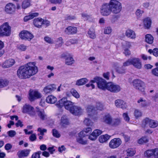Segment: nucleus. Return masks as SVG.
<instances>
[{
  "label": "nucleus",
  "instance_id": "1a4fd4ad",
  "mask_svg": "<svg viewBox=\"0 0 158 158\" xmlns=\"http://www.w3.org/2000/svg\"><path fill=\"white\" fill-rule=\"evenodd\" d=\"M41 94L35 90H30L29 91L28 98L30 101H32L36 99L41 97Z\"/></svg>",
  "mask_w": 158,
  "mask_h": 158
},
{
  "label": "nucleus",
  "instance_id": "6e6d98bb",
  "mask_svg": "<svg viewBox=\"0 0 158 158\" xmlns=\"http://www.w3.org/2000/svg\"><path fill=\"white\" fill-rule=\"evenodd\" d=\"M49 1L52 4H60L62 2V0H49Z\"/></svg>",
  "mask_w": 158,
  "mask_h": 158
},
{
  "label": "nucleus",
  "instance_id": "f704fd0d",
  "mask_svg": "<svg viewBox=\"0 0 158 158\" xmlns=\"http://www.w3.org/2000/svg\"><path fill=\"white\" fill-rule=\"evenodd\" d=\"M150 119L148 118H146L143 119L142 121L141 127H142L145 128L148 125L149 126Z\"/></svg>",
  "mask_w": 158,
  "mask_h": 158
},
{
  "label": "nucleus",
  "instance_id": "9d476101",
  "mask_svg": "<svg viewBox=\"0 0 158 158\" xmlns=\"http://www.w3.org/2000/svg\"><path fill=\"white\" fill-rule=\"evenodd\" d=\"M107 89L111 92L116 93L120 91L121 87L118 85L109 82L107 83Z\"/></svg>",
  "mask_w": 158,
  "mask_h": 158
},
{
  "label": "nucleus",
  "instance_id": "8fccbe9b",
  "mask_svg": "<svg viewBox=\"0 0 158 158\" xmlns=\"http://www.w3.org/2000/svg\"><path fill=\"white\" fill-rule=\"evenodd\" d=\"M85 123L87 126H92L93 124V123L91 122V120L89 118H85L84 121Z\"/></svg>",
  "mask_w": 158,
  "mask_h": 158
},
{
  "label": "nucleus",
  "instance_id": "de8ad7c7",
  "mask_svg": "<svg viewBox=\"0 0 158 158\" xmlns=\"http://www.w3.org/2000/svg\"><path fill=\"white\" fill-rule=\"evenodd\" d=\"M143 12V10L138 9L136 11L135 14L138 18H139L142 15Z\"/></svg>",
  "mask_w": 158,
  "mask_h": 158
},
{
  "label": "nucleus",
  "instance_id": "3c124183",
  "mask_svg": "<svg viewBox=\"0 0 158 158\" xmlns=\"http://www.w3.org/2000/svg\"><path fill=\"white\" fill-rule=\"evenodd\" d=\"M71 93L76 98H79V94L75 90L72 89L71 91Z\"/></svg>",
  "mask_w": 158,
  "mask_h": 158
},
{
  "label": "nucleus",
  "instance_id": "09e8293b",
  "mask_svg": "<svg viewBox=\"0 0 158 158\" xmlns=\"http://www.w3.org/2000/svg\"><path fill=\"white\" fill-rule=\"evenodd\" d=\"M131 59H129L123 63V66L126 67L131 65Z\"/></svg>",
  "mask_w": 158,
  "mask_h": 158
},
{
  "label": "nucleus",
  "instance_id": "39448f33",
  "mask_svg": "<svg viewBox=\"0 0 158 158\" xmlns=\"http://www.w3.org/2000/svg\"><path fill=\"white\" fill-rule=\"evenodd\" d=\"M10 32L11 27L8 23H5L0 27V37L8 36Z\"/></svg>",
  "mask_w": 158,
  "mask_h": 158
},
{
  "label": "nucleus",
  "instance_id": "052dcab7",
  "mask_svg": "<svg viewBox=\"0 0 158 158\" xmlns=\"http://www.w3.org/2000/svg\"><path fill=\"white\" fill-rule=\"evenodd\" d=\"M87 81V80L86 78H83L80 79V85L85 84Z\"/></svg>",
  "mask_w": 158,
  "mask_h": 158
},
{
  "label": "nucleus",
  "instance_id": "20e7f679",
  "mask_svg": "<svg viewBox=\"0 0 158 158\" xmlns=\"http://www.w3.org/2000/svg\"><path fill=\"white\" fill-rule=\"evenodd\" d=\"M102 105L100 102L97 103L96 107H94L93 106H89L87 108V110L89 113L88 115L90 117L91 119H93L94 121H96L97 120L98 118L94 115L95 113L96 110H102Z\"/></svg>",
  "mask_w": 158,
  "mask_h": 158
},
{
  "label": "nucleus",
  "instance_id": "4468645a",
  "mask_svg": "<svg viewBox=\"0 0 158 158\" xmlns=\"http://www.w3.org/2000/svg\"><path fill=\"white\" fill-rule=\"evenodd\" d=\"M131 63V65L137 69H140L142 68V63L140 59L138 58L134 57L132 58Z\"/></svg>",
  "mask_w": 158,
  "mask_h": 158
},
{
  "label": "nucleus",
  "instance_id": "dca6fc26",
  "mask_svg": "<svg viewBox=\"0 0 158 158\" xmlns=\"http://www.w3.org/2000/svg\"><path fill=\"white\" fill-rule=\"evenodd\" d=\"M112 119L111 116L109 114L107 113L104 115L101 118V120L102 122L110 125Z\"/></svg>",
  "mask_w": 158,
  "mask_h": 158
},
{
  "label": "nucleus",
  "instance_id": "13d9d810",
  "mask_svg": "<svg viewBox=\"0 0 158 158\" xmlns=\"http://www.w3.org/2000/svg\"><path fill=\"white\" fill-rule=\"evenodd\" d=\"M123 117L126 121L127 122L129 121L130 118L127 113H124L123 114Z\"/></svg>",
  "mask_w": 158,
  "mask_h": 158
},
{
  "label": "nucleus",
  "instance_id": "0eeeda50",
  "mask_svg": "<svg viewBox=\"0 0 158 158\" xmlns=\"http://www.w3.org/2000/svg\"><path fill=\"white\" fill-rule=\"evenodd\" d=\"M132 84L134 88L141 92H144L145 85L144 82L141 80L135 79L132 82Z\"/></svg>",
  "mask_w": 158,
  "mask_h": 158
},
{
  "label": "nucleus",
  "instance_id": "49530a36",
  "mask_svg": "<svg viewBox=\"0 0 158 158\" xmlns=\"http://www.w3.org/2000/svg\"><path fill=\"white\" fill-rule=\"evenodd\" d=\"M151 72L153 75L155 76L158 77V67L153 69L152 70Z\"/></svg>",
  "mask_w": 158,
  "mask_h": 158
},
{
  "label": "nucleus",
  "instance_id": "ddd939ff",
  "mask_svg": "<svg viewBox=\"0 0 158 158\" xmlns=\"http://www.w3.org/2000/svg\"><path fill=\"white\" fill-rule=\"evenodd\" d=\"M19 36L22 39H26L31 40L34 37L33 35L31 32L27 30L22 31L19 34Z\"/></svg>",
  "mask_w": 158,
  "mask_h": 158
},
{
  "label": "nucleus",
  "instance_id": "2f4dec72",
  "mask_svg": "<svg viewBox=\"0 0 158 158\" xmlns=\"http://www.w3.org/2000/svg\"><path fill=\"white\" fill-rule=\"evenodd\" d=\"M30 0H24L22 2L21 7L22 9H25L31 6Z\"/></svg>",
  "mask_w": 158,
  "mask_h": 158
},
{
  "label": "nucleus",
  "instance_id": "b1692460",
  "mask_svg": "<svg viewBox=\"0 0 158 158\" xmlns=\"http://www.w3.org/2000/svg\"><path fill=\"white\" fill-rule=\"evenodd\" d=\"M29 151L27 149H24L18 152L17 155L19 158L27 156L29 154Z\"/></svg>",
  "mask_w": 158,
  "mask_h": 158
},
{
  "label": "nucleus",
  "instance_id": "aec40b11",
  "mask_svg": "<svg viewBox=\"0 0 158 158\" xmlns=\"http://www.w3.org/2000/svg\"><path fill=\"white\" fill-rule=\"evenodd\" d=\"M115 106L118 108H120L123 109H126L127 106L126 103L123 100L120 99H117L115 101Z\"/></svg>",
  "mask_w": 158,
  "mask_h": 158
},
{
  "label": "nucleus",
  "instance_id": "2eb2a0df",
  "mask_svg": "<svg viewBox=\"0 0 158 158\" xmlns=\"http://www.w3.org/2000/svg\"><path fill=\"white\" fill-rule=\"evenodd\" d=\"M16 6L14 4L9 3L7 4L5 6V11L8 14H12L15 12Z\"/></svg>",
  "mask_w": 158,
  "mask_h": 158
},
{
  "label": "nucleus",
  "instance_id": "c85d7f7f",
  "mask_svg": "<svg viewBox=\"0 0 158 158\" xmlns=\"http://www.w3.org/2000/svg\"><path fill=\"white\" fill-rule=\"evenodd\" d=\"M92 129L90 127L85 128L83 131L80 132V135H81V137H84L85 135H88L92 132Z\"/></svg>",
  "mask_w": 158,
  "mask_h": 158
},
{
  "label": "nucleus",
  "instance_id": "4d7b16f0",
  "mask_svg": "<svg viewBox=\"0 0 158 158\" xmlns=\"http://www.w3.org/2000/svg\"><path fill=\"white\" fill-rule=\"evenodd\" d=\"M37 131L40 132V135H44V133L47 132V130L45 129H42L41 128L39 127L38 128Z\"/></svg>",
  "mask_w": 158,
  "mask_h": 158
},
{
  "label": "nucleus",
  "instance_id": "9b49d317",
  "mask_svg": "<svg viewBox=\"0 0 158 158\" xmlns=\"http://www.w3.org/2000/svg\"><path fill=\"white\" fill-rule=\"evenodd\" d=\"M61 57L65 58V63L68 65H70L74 63V61L72 56L67 52L61 54Z\"/></svg>",
  "mask_w": 158,
  "mask_h": 158
},
{
  "label": "nucleus",
  "instance_id": "a878e982",
  "mask_svg": "<svg viewBox=\"0 0 158 158\" xmlns=\"http://www.w3.org/2000/svg\"><path fill=\"white\" fill-rule=\"evenodd\" d=\"M126 36L128 38L131 39H134L136 37V34L132 30L127 29L125 33Z\"/></svg>",
  "mask_w": 158,
  "mask_h": 158
},
{
  "label": "nucleus",
  "instance_id": "680f3d73",
  "mask_svg": "<svg viewBox=\"0 0 158 158\" xmlns=\"http://www.w3.org/2000/svg\"><path fill=\"white\" fill-rule=\"evenodd\" d=\"M94 82L92 81V80H91V81L88 84H86V86L88 87H91L90 89H93L95 88L94 85L93 84Z\"/></svg>",
  "mask_w": 158,
  "mask_h": 158
},
{
  "label": "nucleus",
  "instance_id": "c03bdc74",
  "mask_svg": "<svg viewBox=\"0 0 158 158\" xmlns=\"http://www.w3.org/2000/svg\"><path fill=\"white\" fill-rule=\"evenodd\" d=\"M17 48L18 49L21 51H24L27 49V46L23 44L18 45Z\"/></svg>",
  "mask_w": 158,
  "mask_h": 158
},
{
  "label": "nucleus",
  "instance_id": "412c9836",
  "mask_svg": "<svg viewBox=\"0 0 158 158\" xmlns=\"http://www.w3.org/2000/svg\"><path fill=\"white\" fill-rule=\"evenodd\" d=\"M15 60L12 59H9L6 60L3 64L2 67L4 68H7L11 67L15 63Z\"/></svg>",
  "mask_w": 158,
  "mask_h": 158
},
{
  "label": "nucleus",
  "instance_id": "e433bc0d",
  "mask_svg": "<svg viewBox=\"0 0 158 158\" xmlns=\"http://www.w3.org/2000/svg\"><path fill=\"white\" fill-rule=\"evenodd\" d=\"M69 121L66 116H64L61 117L60 124L61 125L64 126L69 124Z\"/></svg>",
  "mask_w": 158,
  "mask_h": 158
},
{
  "label": "nucleus",
  "instance_id": "e2e57ef3",
  "mask_svg": "<svg viewBox=\"0 0 158 158\" xmlns=\"http://www.w3.org/2000/svg\"><path fill=\"white\" fill-rule=\"evenodd\" d=\"M63 42L62 40H57L55 42L56 46L57 47H60L62 45Z\"/></svg>",
  "mask_w": 158,
  "mask_h": 158
},
{
  "label": "nucleus",
  "instance_id": "7ed1b4c3",
  "mask_svg": "<svg viewBox=\"0 0 158 158\" xmlns=\"http://www.w3.org/2000/svg\"><path fill=\"white\" fill-rule=\"evenodd\" d=\"M56 106L58 108H61L64 106L66 110L74 115L76 116L79 114L78 106H76L74 103L70 101L67 100L66 98H63L58 101Z\"/></svg>",
  "mask_w": 158,
  "mask_h": 158
},
{
  "label": "nucleus",
  "instance_id": "4c0bfd02",
  "mask_svg": "<svg viewBox=\"0 0 158 158\" xmlns=\"http://www.w3.org/2000/svg\"><path fill=\"white\" fill-rule=\"evenodd\" d=\"M158 125V122L150 119L149 127L152 128H155Z\"/></svg>",
  "mask_w": 158,
  "mask_h": 158
},
{
  "label": "nucleus",
  "instance_id": "c9c22d12",
  "mask_svg": "<svg viewBox=\"0 0 158 158\" xmlns=\"http://www.w3.org/2000/svg\"><path fill=\"white\" fill-rule=\"evenodd\" d=\"M110 125L112 126H117L119 125L121 122V119L119 118H116L113 119L112 118Z\"/></svg>",
  "mask_w": 158,
  "mask_h": 158
},
{
  "label": "nucleus",
  "instance_id": "f8f14e48",
  "mask_svg": "<svg viewBox=\"0 0 158 158\" xmlns=\"http://www.w3.org/2000/svg\"><path fill=\"white\" fill-rule=\"evenodd\" d=\"M122 141L119 138H115L110 140L109 143L110 147L114 149L118 147L121 144Z\"/></svg>",
  "mask_w": 158,
  "mask_h": 158
},
{
  "label": "nucleus",
  "instance_id": "603ef678",
  "mask_svg": "<svg viewBox=\"0 0 158 158\" xmlns=\"http://www.w3.org/2000/svg\"><path fill=\"white\" fill-rule=\"evenodd\" d=\"M141 57L142 59L144 60H147L148 59L150 60L152 59V58L151 56H148L147 55H145L144 54H141Z\"/></svg>",
  "mask_w": 158,
  "mask_h": 158
},
{
  "label": "nucleus",
  "instance_id": "4be33fe9",
  "mask_svg": "<svg viewBox=\"0 0 158 158\" xmlns=\"http://www.w3.org/2000/svg\"><path fill=\"white\" fill-rule=\"evenodd\" d=\"M37 114L41 120H44L47 119L48 116L43 110H38L37 111Z\"/></svg>",
  "mask_w": 158,
  "mask_h": 158
},
{
  "label": "nucleus",
  "instance_id": "5701e85b",
  "mask_svg": "<svg viewBox=\"0 0 158 158\" xmlns=\"http://www.w3.org/2000/svg\"><path fill=\"white\" fill-rule=\"evenodd\" d=\"M77 31V28L75 27L69 26L67 27L65 30V33L68 34H73Z\"/></svg>",
  "mask_w": 158,
  "mask_h": 158
},
{
  "label": "nucleus",
  "instance_id": "72a5a7b5",
  "mask_svg": "<svg viewBox=\"0 0 158 158\" xmlns=\"http://www.w3.org/2000/svg\"><path fill=\"white\" fill-rule=\"evenodd\" d=\"M88 36L91 39H94L95 38L96 35L95 30L93 27L90 28L88 32Z\"/></svg>",
  "mask_w": 158,
  "mask_h": 158
},
{
  "label": "nucleus",
  "instance_id": "37998d69",
  "mask_svg": "<svg viewBox=\"0 0 158 158\" xmlns=\"http://www.w3.org/2000/svg\"><path fill=\"white\" fill-rule=\"evenodd\" d=\"M52 135L54 137L56 138H59L60 137L61 135L58 131L56 130L55 129H53L52 130Z\"/></svg>",
  "mask_w": 158,
  "mask_h": 158
},
{
  "label": "nucleus",
  "instance_id": "0e129e2a",
  "mask_svg": "<svg viewBox=\"0 0 158 158\" xmlns=\"http://www.w3.org/2000/svg\"><path fill=\"white\" fill-rule=\"evenodd\" d=\"M75 18V17L73 16L67 15L65 17V19L66 20H72L74 19Z\"/></svg>",
  "mask_w": 158,
  "mask_h": 158
},
{
  "label": "nucleus",
  "instance_id": "58836bf2",
  "mask_svg": "<svg viewBox=\"0 0 158 158\" xmlns=\"http://www.w3.org/2000/svg\"><path fill=\"white\" fill-rule=\"evenodd\" d=\"M134 114L135 118H138L142 116V113L140 110L136 109L134 110Z\"/></svg>",
  "mask_w": 158,
  "mask_h": 158
},
{
  "label": "nucleus",
  "instance_id": "c756f323",
  "mask_svg": "<svg viewBox=\"0 0 158 158\" xmlns=\"http://www.w3.org/2000/svg\"><path fill=\"white\" fill-rule=\"evenodd\" d=\"M110 136L107 134L101 135L99 138L100 143H103L107 141L110 138Z\"/></svg>",
  "mask_w": 158,
  "mask_h": 158
},
{
  "label": "nucleus",
  "instance_id": "ea45409f",
  "mask_svg": "<svg viewBox=\"0 0 158 158\" xmlns=\"http://www.w3.org/2000/svg\"><path fill=\"white\" fill-rule=\"evenodd\" d=\"M154 149L148 150L144 153L145 156L150 157L152 156H154Z\"/></svg>",
  "mask_w": 158,
  "mask_h": 158
},
{
  "label": "nucleus",
  "instance_id": "6ab92c4d",
  "mask_svg": "<svg viewBox=\"0 0 158 158\" xmlns=\"http://www.w3.org/2000/svg\"><path fill=\"white\" fill-rule=\"evenodd\" d=\"M56 89V87L55 84L49 85L45 87L44 89V92L47 94L50 93L55 90Z\"/></svg>",
  "mask_w": 158,
  "mask_h": 158
},
{
  "label": "nucleus",
  "instance_id": "f03ea898",
  "mask_svg": "<svg viewBox=\"0 0 158 158\" xmlns=\"http://www.w3.org/2000/svg\"><path fill=\"white\" fill-rule=\"evenodd\" d=\"M121 4L117 0H110L108 3H105L102 5L100 8V13L103 16H107L112 12L118 14L121 10Z\"/></svg>",
  "mask_w": 158,
  "mask_h": 158
},
{
  "label": "nucleus",
  "instance_id": "423d86ee",
  "mask_svg": "<svg viewBox=\"0 0 158 158\" xmlns=\"http://www.w3.org/2000/svg\"><path fill=\"white\" fill-rule=\"evenodd\" d=\"M93 82H96L98 88L102 90L107 89V83L106 81L102 78L99 77H96L92 80Z\"/></svg>",
  "mask_w": 158,
  "mask_h": 158
},
{
  "label": "nucleus",
  "instance_id": "f257e3e1",
  "mask_svg": "<svg viewBox=\"0 0 158 158\" xmlns=\"http://www.w3.org/2000/svg\"><path fill=\"white\" fill-rule=\"evenodd\" d=\"M35 64V62H29L20 67L17 72L18 77L22 79L29 78L36 74L38 69Z\"/></svg>",
  "mask_w": 158,
  "mask_h": 158
},
{
  "label": "nucleus",
  "instance_id": "864d4df0",
  "mask_svg": "<svg viewBox=\"0 0 158 158\" xmlns=\"http://www.w3.org/2000/svg\"><path fill=\"white\" fill-rule=\"evenodd\" d=\"M112 31L111 28L110 27H107L105 28L104 33L105 34H109Z\"/></svg>",
  "mask_w": 158,
  "mask_h": 158
},
{
  "label": "nucleus",
  "instance_id": "393cba45",
  "mask_svg": "<svg viewBox=\"0 0 158 158\" xmlns=\"http://www.w3.org/2000/svg\"><path fill=\"white\" fill-rule=\"evenodd\" d=\"M33 23L35 27L40 28L43 24V19L39 18L35 19L34 20Z\"/></svg>",
  "mask_w": 158,
  "mask_h": 158
},
{
  "label": "nucleus",
  "instance_id": "bf43d9fd",
  "mask_svg": "<svg viewBox=\"0 0 158 158\" xmlns=\"http://www.w3.org/2000/svg\"><path fill=\"white\" fill-rule=\"evenodd\" d=\"M81 15L82 17L85 20H87L91 17L90 15H89L86 13H83Z\"/></svg>",
  "mask_w": 158,
  "mask_h": 158
},
{
  "label": "nucleus",
  "instance_id": "79ce46f5",
  "mask_svg": "<svg viewBox=\"0 0 158 158\" xmlns=\"http://www.w3.org/2000/svg\"><path fill=\"white\" fill-rule=\"evenodd\" d=\"M135 152L133 149H128L127 150V154L128 156H132L135 154Z\"/></svg>",
  "mask_w": 158,
  "mask_h": 158
},
{
  "label": "nucleus",
  "instance_id": "a19ab883",
  "mask_svg": "<svg viewBox=\"0 0 158 158\" xmlns=\"http://www.w3.org/2000/svg\"><path fill=\"white\" fill-rule=\"evenodd\" d=\"M148 138L147 136H144L138 140V143L139 144H142L148 142Z\"/></svg>",
  "mask_w": 158,
  "mask_h": 158
},
{
  "label": "nucleus",
  "instance_id": "774afa93",
  "mask_svg": "<svg viewBox=\"0 0 158 158\" xmlns=\"http://www.w3.org/2000/svg\"><path fill=\"white\" fill-rule=\"evenodd\" d=\"M153 55L155 56H158V49L157 48H154L153 50Z\"/></svg>",
  "mask_w": 158,
  "mask_h": 158
},
{
  "label": "nucleus",
  "instance_id": "5fc2aeb1",
  "mask_svg": "<svg viewBox=\"0 0 158 158\" xmlns=\"http://www.w3.org/2000/svg\"><path fill=\"white\" fill-rule=\"evenodd\" d=\"M41 153V152L39 151L34 153L32 156L31 158H40V155Z\"/></svg>",
  "mask_w": 158,
  "mask_h": 158
},
{
  "label": "nucleus",
  "instance_id": "69168bd1",
  "mask_svg": "<svg viewBox=\"0 0 158 158\" xmlns=\"http://www.w3.org/2000/svg\"><path fill=\"white\" fill-rule=\"evenodd\" d=\"M154 156L155 158H158V148L154 149Z\"/></svg>",
  "mask_w": 158,
  "mask_h": 158
},
{
  "label": "nucleus",
  "instance_id": "473e14b6",
  "mask_svg": "<svg viewBox=\"0 0 158 158\" xmlns=\"http://www.w3.org/2000/svg\"><path fill=\"white\" fill-rule=\"evenodd\" d=\"M9 82L6 79L0 78V88H3L7 86Z\"/></svg>",
  "mask_w": 158,
  "mask_h": 158
},
{
  "label": "nucleus",
  "instance_id": "6e6552de",
  "mask_svg": "<svg viewBox=\"0 0 158 158\" xmlns=\"http://www.w3.org/2000/svg\"><path fill=\"white\" fill-rule=\"evenodd\" d=\"M22 111L23 113L27 114L31 116H34L35 114L34 108L27 104L23 106Z\"/></svg>",
  "mask_w": 158,
  "mask_h": 158
},
{
  "label": "nucleus",
  "instance_id": "a211bd4d",
  "mask_svg": "<svg viewBox=\"0 0 158 158\" xmlns=\"http://www.w3.org/2000/svg\"><path fill=\"white\" fill-rule=\"evenodd\" d=\"M102 133V131L99 129L95 130L89 136V139L92 140H95Z\"/></svg>",
  "mask_w": 158,
  "mask_h": 158
},
{
  "label": "nucleus",
  "instance_id": "cd10ccee",
  "mask_svg": "<svg viewBox=\"0 0 158 158\" xmlns=\"http://www.w3.org/2000/svg\"><path fill=\"white\" fill-rule=\"evenodd\" d=\"M118 64L117 63H114L113 65V67L115 69L116 71L118 73L123 74L125 73V69L123 67H117Z\"/></svg>",
  "mask_w": 158,
  "mask_h": 158
},
{
  "label": "nucleus",
  "instance_id": "338daca9",
  "mask_svg": "<svg viewBox=\"0 0 158 158\" xmlns=\"http://www.w3.org/2000/svg\"><path fill=\"white\" fill-rule=\"evenodd\" d=\"M11 145L10 143H7L5 146V148L6 150H10L12 148Z\"/></svg>",
  "mask_w": 158,
  "mask_h": 158
},
{
  "label": "nucleus",
  "instance_id": "7c9ffc66",
  "mask_svg": "<svg viewBox=\"0 0 158 158\" xmlns=\"http://www.w3.org/2000/svg\"><path fill=\"white\" fill-rule=\"evenodd\" d=\"M151 23V20L149 18H146L143 20L144 26L147 29H148L150 27Z\"/></svg>",
  "mask_w": 158,
  "mask_h": 158
},
{
  "label": "nucleus",
  "instance_id": "bb28decb",
  "mask_svg": "<svg viewBox=\"0 0 158 158\" xmlns=\"http://www.w3.org/2000/svg\"><path fill=\"white\" fill-rule=\"evenodd\" d=\"M57 101V98L52 95L48 96L46 99V101L47 103L52 104L55 103Z\"/></svg>",
  "mask_w": 158,
  "mask_h": 158
},
{
  "label": "nucleus",
  "instance_id": "f3484780",
  "mask_svg": "<svg viewBox=\"0 0 158 158\" xmlns=\"http://www.w3.org/2000/svg\"><path fill=\"white\" fill-rule=\"evenodd\" d=\"M137 102L141 108L147 107L150 105V103L147 101L143 98L141 97L137 100Z\"/></svg>",
  "mask_w": 158,
  "mask_h": 158
},
{
  "label": "nucleus",
  "instance_id": "a18cd8bd",
  "mask_svg": "<svg viewBox=\"0 0 158 158\" xmlns=\"http://www.w3.org/2000/svg\"><path fill=\"white\" fill-rule=\"evenodd\" d=\"M7 134L9 137H13L16 135V133L14 130H10L7 132Z\"/></svg>",
  "mask_w": 158,
  "mask_h": 158
}]
</instances>
